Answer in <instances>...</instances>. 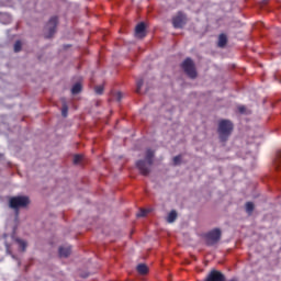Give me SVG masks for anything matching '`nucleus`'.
<instances>
[{
  "mask_svg": "<svg viewBox=\"0 0 281 281\" xmlns=\"http://www.w3.org/2000/svg\"><path fill=\"white\" fill-rule=\"evenodd\" d=\"M181 164V155L173 157V166H179Z\"/></svg>",
  "mask_w": 281,
  "mask_h": 281,
  "instance_id": "nucleus-24",
  "label": "nucleus"
},
{
  "mask_svg": "<svg viewBox=\"0 0 281 281\" xmlns=\"http://www.w3.org/2000/svg\"><path fill=\"white\" fill-rule=\"evenodd\" d=\"M30 205V198L27 195L12 196L9 200V206L11 210H21V207H27Z\"/></svg>",
  "mask_w": 281,
  "mask_h": 281,
  "instance_id": "nucleus-3",
  "label": "nucleus"
},
{
  "mask_svg": "<svg viewBox=\"0 0 281 281\" xmlns=\"http://www.w3.org/2000/svg\"><path fill=\"white\" fill-rule=\"evenodd\" d=\"M229 281H238L236 278L231 279Z\"/></svg>",
  "mask_w": 281,
  "mask_h": 281,
  "instance_id": "nucleus-27",
  "label": "nucleus"
},
{
  "mask_svg": "<svg viewBox=\"0 0 281 281\" xmlns=\"http://www.w3.org/2000/svg\"><path fill=\"white\" fill-rule=\"evenodd\" d=\"M69 113V106L67 105V102H63V108H61V115L63 117H67V114Z\"/></svg>",
  "mask_w": 281,
  "mask_h": 281,
  "instance_id": "nucleus-15",
  "label": "nucleus"
},
{
  "mask_svg": "<svg viewBox=\"0 0 281 281\" xmlns=\"http://www.w3.org/2000/svg\"><path fill=\"white\" fill-rule=\"evenodd\" d=\"M238 111L240 113H245V111H247V108H245L244 105H240V106H238Z\"/></svg>",
  "mask_w": 281,
  "mask_h": 281,
  "instance_id": "nucleus-26",
  "label": "nucleus"
},
{
  "mask_svg": "<svg viewBox=\"0 0 281 281\" xmlns=\"http://www.w3.org/2000/svg\"><path fill=\"white\" fill-rule=\"evenodd\" d=\"M274 166L278 170V168L281 167V149L277 153V159L274 160Z\"/></svg>",
  "mask_w": 281,
  "mask_h": 281,
  "instance_id": "nucleus-18",
  "label": "nucleus"
},
{
  "mask_svg": "<svg viewBox=\"0 0 281 281\" xmlns=\"http://www.w3.org/2000/svg\"><path fill=\"white\" fill-rule=\"evenodd\" d=\"M181 67L184 71V74H187V76L189 78H191L192 80H194V78H196V68L194 67V61L192 60V58L188 57L182 64Z\"/></svg>",
  "mask_w": 281,
  "mask_h": 281,
  "instance_id": "nucleus-4",
  "label": "nucleus"
},
{
  "mask_svg": "<svg viewBox=\"0 0 281 281\" xmlns=\"http://www.w3.org/2000/svg\"><path fill=\"white\" fill-rule=\"evenodd\" d=\"M57 26H58V16L50 18L44 29L45 38H52V36H54V34H56Z\"/></svg>",
  "mask_w": 281,
  "mask_h": 281,
  "instance_id": "nucleus-5",
  "label": "nucleus"
},
{
  "mask_svg": "<svg viewBox=\"0 0 281 281\" xmlns=\"http://www.w3.org/2000/svg\"><path fill=\"white\" fill-rule=\"evenodd\" d=\"M136 38H146V23L140 22L135 27Z\"/></svg>",
  "mask_w": 281,
  "mask_h": 281,
  "instance_id": "nucleus-9",
  "label": "nucleus"
},
{
  "mask_svg": "<svg viewBox=\"0 0 281 281\" xmlns=\"http://www.w3.org/2000/svg\"><path fill=\"white\" fill-rule=\"evenodd\" d=\"M148 214V211L146 210H140L139 213L136 214V216L138 218H143L144 216H146Z\"/></svg>",
  "mask_w": 281,
  "mask_h": 281,
  "instance_id": "nucleus-25",
  "label": "nucleus"
},
{
  "mask_svg": "<svg viewBox=\"0 0 281 281\" xmlns=\"http://www.w3.org/2000/svg\"><path fill=\"white\" fill-rule=\"evenodd\" d=\"M217 132L220 135V140L227 142L232 133H234V123H232L229 120L220 121Z\"/></svg>",
  "mask_w": 281,
  "mask_h": 281,
  "instance_id": "nucleus-2",
  "label": "nucleus"
},
{
  "mask_svg": "<svg viewBox=\"0 0 281 281\" xmlns=\"http://www.w3.org/2000/svg\"><path fill=\"white\" fill-rule=\"evenodd\" d=\"M136 271L139 276H146L148 273V266H146V263H139L136 267Z\"/></svg>",
  "mask_w": 281,
  "mask_h": 281,
  "instance_id": "nucleus-11",
  "label": "nucleus"
},
{
  "mask_svg": "<svg viewBox=\"0 0 281 281\" xmlns=\"http://www.w3.org/2000/svg\"><path fill=\"white\" fill-rule=\"evenodd\" d=\"M225 45H227V35L222 33L218 36L217 47H225Z\"/></svg>",
  "mask_w": 281,
  "mask_h": 281,
  "instance_id": "nucleus-12",
  "label": "nucleus"
},
{
  "mask_svg": "<svg viewBox=\"0 0 281 281\" xmlns=\"http://www.w3.org/2000/svg\"><path fill=\"white\" fill-rule=\"evenodd\" d=\"M142 87H144V79H138L136 81V93H142Z\"/></svg>",
  "mask_w": 281,
  "mask_h": 281,
  "instance_id": "nucleus-17",
  "label": "nucleus"
},
{
  "mask_svg": "<svg viewBox=\"0 0 281 281\" xmlns=\"http://www.w3.org/2000/svg\"><path fill=\"white\" fill-rule=\"evenodd\" d=\"M81 91H82V85H80V82L75 83L71 88L72 95H78V93H80Z\"/></svg>",
  "mask_w": 281,
  "mask_h": 281,
  "instance_id": "nucleus-13",
  "label": "nucleus"
},
{
  "mask_svg": "<svg viewBox=\"0 0 281 281\" xmlns=\"http://www.w3.org/2000/svg\"><path fill=\"white\" fill-rule=\"evenodd\" d=\"M177 221V211H171L167 216V222L175 223Z\"/></svg>",
  "mask_w": 281,
  "mask_h": 281,
  "instance_id": "nucleus-14",
  "label": "nucleus"
},
{
  "mask_svg": "<svg viewBox=\"0 0 281 281\" xmlns=\"http://www.w3.org/2000/svg\"><path fill=\"white\" fill-rule=\"evenodd\" d=\"M225 274L218 270H211L203 281H225Z\"/></svg>",
  "mask_w": 281,
  "mask_h": 281,
  "instance_id": "nucleus-7",
  "label": "nucleus"
},
{
  "mask_svg": "<svg viewBox=\"0 0 281 281\" xmlns=\"http://www.w3.org/2000/svg\"><path fill=\"white\" fill-rule=\"evenodd\" d=\"M16 243H18L20 249H22V251H25V249H27V241H25L23 239H16Z\"/></svg>",
  "mask_w": 281,
  "mask_h": 281,
  "instance_id": "nucleus-16",
  "label": "nucleus"
},
{
  "mask_svg": "<svg viewBox=\"0 0 281 281\" xmlns=\"http://www.w3.org/2000/svg\"><path fill=\"white\" fill-rule=\"evenodd\" d=\"M172 25L177 30L183 27L186 25V15L181 12H178V14L172 19Z\"/></svg>",
  "mask_w": 281,
  "mask_h": 281,
  "instance_id": "nucleus-8",
  "label": "nucleus"
},
{
  "mask_svg": "<svg viewBox=\"0 0 281 281\" xmlns=\"http://www.w3.org/2000/svg\"><path fill=\"white\" fill-rule=\"evenodd\" d=\"M113 98L116 100V102H122V98H124V94L122 92H116L113 94Z\"/></svg>",
  "mask_w": 281,
  "mask_h": 281,
  "instance_id": "nucleus-21",
  "label": "nucleus"
},
{
  "mask_svg": "<svg viewBox=\"0 0 281 281\" xmlns=\"http://www.w3.org/2000/svg\"><path fill=\"white\" fill-rule=\"evenodd\" d=\"M94 91H95L97 95H102V93H104V86H97L94 88Z\"/></svg>",
  "mask_w": 281,
  "mask_h": 281,
  "instance_id": "nucleus-20",
  "label": "nucleus"
},
{
  "mask_svg": "<svg viewBox=\"0 0 281 281\" xmlns=\"http://www.w3.org/2000/svg\"><path fill=\"white\" fill-rule=\"evenodd\" d=\"M246 212H247V214H252L254 213V204H252V202H247L246 203Z\"/></svg>",
  "mask_w": 281,
  "mask_h": 281,
  "instance_id": "nucleus-19",
  "label": "nucleus"
},
{
  "mask_svg": "<svg viewBox=\"0 0 281 281\" xmlns=\"http://www.w3.org/2000/svg\"><path fill=\"white\" fill-rule=\"evenodd\" d=\"M21 47H22L21 41H16L14 44V52L15 53L21 52Z\"/></svg>",
  "mask_w": 281,
  "mask_h": 281,
  "instance_id": "nucleus-23",
  "label": "nucleus"
},
{
  "mask_svg": "<svg viewBox=\"0 0 281 281\" xmlns=\"http://www.w3.org/2000/svg\"><path fill=\"white\" fill-rule=\"evenodd\" d=\"M60 258H69L71 256V247H59Z\"/></svg>",
  "mask_w": 281,
  "mask_h": 281,
  "instance_id": "nucleus-10",
  "label": "nucleus"
},
{
  "mask_svg": "<svg viewBox=\"0 0 281 281\" xmlns=\"http://www.w3.org/2000/svg\"><path fill=\"white\" fill-rule=\"evenodd\" d=\"M81 161H82V155H75L74 156V164L75 165L81 164Z\"/></svg>",
  "mask_w": 281,
  "mask_h": 281,
  "instance_id": "nucleus-22",
  "label": "nucleus"
},
{
  "mask_svg": "<svg viewBox=\"0 0 281 281\" xmlns=\"http://www.w3.org/2000/svg\"><path fill=\"white\" fill-rule=\"evenodd\" d=\"M155 158V150L148 148L145 153V160L136 161V168H138L143 177L150 175V166H153V159Z\"/></svg>",
  "mask_w": 281,
  "mask_h": 281,
  "instance_id": "nucleus-1",
  "label": "nucleus"
},
{
  "mask_svg": "<svg viewBox=\"0 0 281 281\" xmlns=\"http://www.w3.org/2000/svg\"><path fill=\"white\" fill-rule=\"evenodd\" d=\"M221 236H222V233L218 228H214L213 231L206 233L205 234L206 245L209 247L216 245V243L221 240Z\"/></svg>",
  "mask_w": 281,
  "mask_h": 281,
  "instance_id": "nucleus-6",
  "label": "nucleus"
}]
</instances>
